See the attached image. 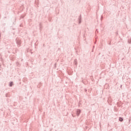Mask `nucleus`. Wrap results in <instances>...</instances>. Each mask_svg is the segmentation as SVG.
Instances as JSON below:
<instances>
[{
    "instance_id": "obj_2",
    "label": "nucleus",
    "mask_w": 131,
    "mask_h": 131,
    "mask_svg": "<svg viewBox=\"0 0 131 131\" xmlns=\"http://www.w3.org/2000/svg\"><path fill=\"white\" fill-rule=\"evenodd\" d=\"M13 85V82H10V86H12Z\"/></svg>"
},
{
    "instance_id": "obj_1",
    "label": "nucleus",
    "mask_w": 131,
    "mask_h": 131,
    "mask_svg": "<svg viewBox=\"0 0 131 131\" xmlns=\"http://www.w3.org/2000/svg\"><path fill=\"white\" fill-rule=\"evenodd\" d=\"M119 120H120V121H122V120H123V119L122 118H120Z\"/></svg>"
}]
</instances>
